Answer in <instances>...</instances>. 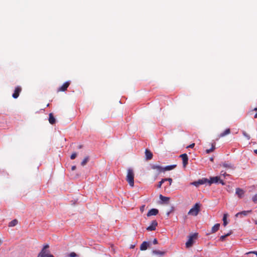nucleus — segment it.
<instances>
[{
  "label": "nucleus",
  "instance_id": "1",
  "mask_svg": "<svg viewBox=\"0 0 257 257\" xmlns=\"http://www.w3.org/2000/svg\"><path fill=\"white\" fill-rule=\"evenodd\" d=\"M126 180L129 185L131 187L134 186V173L132 169H128L127 170V174L126 178Z\"/></svg>",
  "mask_w": 257,
  "mask_h": 257
},
{
  "label": "nucleus",
  "instance_id": "2",
  "mask_svg": "<svg viewBox=\"0 0 257 257\" xmlns=\"http://www.w3.org/2000/svg\"><path fill=\"white\" fill-rule=\"evenodd\" d=\"M198 233H194L189 236V238L188 241L186 242V247L187 248L191 247L194 243V239H196L197 238Z\"/></svg>",
  "mask_w": 257,
  "mask_h": 257
},
{
  "label": "nucleus",
  "instance_id": "3",
  "mask_svg": "<svg viewBox=\"0 0 257 257\" xmlns=\"http://www.w3.org/2000/svg\"><path fill=\"white\" fill-rule=\"evenodd\" d=\"M200 204L196 203L195 205L189 210L188 213V215L192 216H197L200 211Z\"/></svg>",
  "mask_w": 257,
  "mask_h": 257
},
{
  "label": "nucleus",
  "instance_id": "4",
  "mask_svg": "<svg viewBox=\"0 0 257 257\" xmlns=\"http://www.w3.org/2000/svg\"><path fill=\"white\" fill-rule=\"evenodd\" d=\"M49 247V245L48 244H45L43 246L41 252L39 253L38 256L39 257H46L47 255L49 252V250H47V249H48Z\"/></svg>",
  "mask_w": 257,
  "mask_h": 257
},
{
  "label": "nucleus",
  "instance_id": "5",
  "mask_svg": "<svg viewBox=\"0 0 257 257\" xmlns=\"http://www.w3.org/2000/svg\"><path fill=\"white\" fill-rule=\"evenodd\" d=\"M151 168L154 170H155V174L156 175H159L162 172H164V169L161 166L157 165H153L151 166Z\"/></svg>",
  "mask_w": 257,
  "mask_h": 257
},
{
  "label": "nucleus",
  "instance_id": "6",
  "mask_svg": "<svg viewBox=\"0 0 257 257\" xmlns=\"http://www.w3.org/2000/svg\"><path fill=\"white\" fill-rule=\"evenodd\" d=\"M206 183H208V180L206 178H203L202 179H200L197 181H195L192 183V185L198 187L200 185H202L205 184Z\"/></svg>",
  "mask_w": 257,
  "mask_h": 257
},
{
  "label": "nucleus",
  "instance_id": "7",
  "mask_svg": "<svg viewBox=\"0 0 257 257\" xmlns=\"http://www.w3.org/2000/svg\"><path fill=\"white\" fill-rule=\"evenodd\" d=\"M158 225V222L156 220H153L152 221L151 224L147 228V230L148 231L155 230L156 227Z\"/></svg>",
  "mask_w": 257,
  "mask_h": 257
},
{
  "label": "nucleus",
  "instance_id": "8",
  "mask_svg": "<svg viewBox=\"0 0 257 257\" xmlns=\"http://www.w3.org/2000/svg\"><path fill=\"white\" fill-rule=\"evenodd\" d=\"M183 161V167H185L186 165L188 164V157L186 154H183L180 156Z\"/></svg>",
  "mask_w": 257,
  "mask_h": 257
},
{
  "label": "nucleus",
  "instance_id": "9",
  "mask_svg": "<svg viewBox=\"0 0 257 257\" xmlns=\"http://www.w3.org/2000/svg\"><path fill=\"white\" fill-rule=\"evenodd\" d=\"M22 91V88L20 86H17L16 87L14 92L13 94V97L14 98H17L20 94V93Z\"/></svg>",
  "mask_w": 257,
  "mask_h": 257
},
{
  "label": "nucleus",
  "instance_id": "10",
  "mask_svg": "<svg viewBox=\"0 0 257 257\" xmlns=\"http://www.w3.org/2000/svg\"><path fill=\"white\" fill-rule=\"evenodd\" d=\"M220 180V177L218 176L210 177V179L208 180V183L210 185L213 183H217Z\"/></svg>",
  "mask_w": 257,
  "mask_h": 257
},
{
  "label": "nucleus",
  "instance_id": "11",
  "mask_svg": "<svg viewBox=\"0 0 257 257\" xmlns=\"http://www.w3.org/2000/svg\"><path fill=\"white\" fill-rule=\"evenodd\" d=\"M222 165L223 167L225 168L227 170H233L235 168L234 165H233L231 163H229L226 162L223 163Z\"/></svg>",
  "mask_w": 257,
  "mask_h": 257
},
{
  "label": "nucleus",
  "instance_id": "12",
  "mask_svg": "<svg viewBox=\"0 0 257 257\" xmlns=\"http://www.w3.org/2000/svg\"><path fill=\"white\" fill-rule=\"evenodd\" d=\"M159 211L157 209L153 208L149 211L147 213V216H151L152 215H156L158 214Z\"/></svg>",
  "mask_w": 257,
  "mask_h": 257
},
{
  "label": "nucleus",
  "instance_id": "13",
  "mask_svg": "<svg viewBox=\"0 0 257 257\" xmlns=\"http://www.w3.org/2000/svg\"><path fill=\"white\" fill-rule=\"evenodd\" d=\"M70 85V83L69 82H66L64 83L62 86H61L58 90V91H65L67 90V88Z\"/></svg>",
  "mask_w": 257,
  "mask_h": 257
},
{
  "label": "nucleus",
  "instance_id": "14",
  "mask_svg": "<svg viewBox=\"0 0 257 257\" xmlns=\"http://www.w3.org/2000/svg\"><path fill=\"white\" fill-rule=\"evenodd\" d=\"M145 157L147 160H151L153 158L152 153L148 149L145 151Z\"/></svg>",
  "mask_w": 257,
  "mask_h": 257
},
{
  "label": "nucleus",
  "instance_id": "15",
  "mask_svg": "<svg viewBox=\"0 0 257 257\" xmlns=\"http://www.w3.org/2000/svg\"><path fill=\"white\" fill-rule=\"evenodd\" d=\"M235 193H236V194L237 195V196L239 198L242 197V196H243V195L244 194V191L242 189L239 188H237L236 189Z\"/></svg>",
  "mask_w": 257,
  "mask_h": 257
},
{
  "label": "nucleus",
  "instance_id": "16",
  "mask_svg": "<svg viewBox=\"0 0 257 257\" xmlns=\"http://www.w3.org/2000/svg\"><path fill=\"white\" fill-rule=\"evenodd\" d=\"M150 243L147 241H144L140 246V249L141 250H145L148 248Z\"/></svg>",
  "mask_w": 257,
  "mask_h": 257
},
{
  "label": "nucleus",
  "instance_id": "17",
  "mask_svg": "<svg viewBox=\"0 0 257 257\" xmlns=\"http://www.w3.org/2000/svg\"><path fill=\"white\" fill-rule=\"evenodd\" d=\"M49 122L51 124H54L56 122V119L52 113L49 115Z\"/></svg>",
  "mask_w": 257,
  "mask_h": 257
},
{
  "label": "nucleus",
  "instance_id": "18",
  "mask_svg": "<svg viewBox=\"0 0 257 257\" xmlns=\"http://www.w3.org/2000/svg\"><path fill=\"white\" fill-rule=\"evenodd\" d=\"M220 224L216 223L211 228V233H215L217 231H218L219 229Z\"/></svg>",
  "mask_w": 257,
  "mask_h": 257
},
{
  "label": "nucleus",
  "instance_id": "19",
  "mask_svg": "<svg viewBox=\"0 0 257 257\" xmlns=\"http://www.w3.org/2000/svg\"><path fill=\"white\" fill-rule=\"evenodd\" d=\"M176 166H177L176 165H173L167 166L165 167H163L164 172L173 170V169H174L176 167Z\"/></svg>",
  "mask_w": 257,
  "mask_h": 257
},
{
  "label": "nucleus",
  "instance_id": "20",
  "mask_svg": "<svg viewBox=\"0 0 257 257\" xmlns=\"http://www.w3.org/2000/svg\"><path fill=\"white\" fill-rule=\"evenodd\" d=\"M160 199L164 202L168 203L170 200V198L168 197H165L160 194L159 196Z\"/></svg>",
  "mask_w": 257,
  "mask_h": 257
},
{
  "label": "nucleus",
  "instance_id": "21",
  "mask_svg": "<svg viewBox=\"0 0 257 257\" xmlns=\"http://www.w3.org/2000/svg\"><path fill=\"white\" fill-rule=\"evenodd\" d=\"M230 133V130L229 128L226 129L223 133H221L219 135V137H223Z\"/></svg>",
  "mask_w": 257,
  "mask_h": 257
},
{
  "label": "nucleus",
  "instance_id": "22",
  "mask_svg": "<svg viewBox=\"0 0 257 257\" xmlns=\"http://www.w3.org/2000/svg\"><path fill=\"white\" fill-rule=\"evenodd\" d=\"M251 210H248V211H242L241 212H238L236 214V216L237 217L239 215H243L244 216L247 215L249 213L251 212Z\"/></svg>",
  "mask_w": 257,
  "mask_h": 257
},
{
  "label": "nucleus",
  "instance_id": "23",
  "mask_svg": "<svg viewBox=\"0 0 257 257\" xmlns=\"http://www.w3.org/2000/svg\"><path fill=\"white\" fill-rule=\"evenodd\" d=\"M152 253L154 254H159L160 255H163L165 254V252L160 250H154L152 251Z\"/></svg>",
  "mask_w": 257,
  "mask_h": 257
},
{
  "label": "nucleus",
  "instance_id": "24",
  "mask_svg": "<svg viewBox=\"0 0 257 257\" xmlns=\"http://www.w3.org/2000/svg\"><path fill=\"white\" fill-rule=\"evenodd\" d=\"M211 146L212 147L210 149H207L206 150V153L207 154H209V153L213 152L215 150V144H212Z\"/></svg>",
  "mask_w": 257,
  "mask_h": 257
},
{
  "label": "nucleus",
  "instance_id": "25",
  "mask_svg": "<svg viewBox=\"0 0 257 257\" xmlns=\"http://www.w3.org/2000/svg\"><path fill=\"white\" fill-rule=\"evenodd\" d=\"M18 223V221L17 219H14L9 223V226L11 227L15 226Z\"/></svg>",
  "mask_w": 257,
  "mask_h": 257
},
{
  "label": "nucleus",
  "instance_id": "26",
  "mask_svg": "<svg viewBox=\"0 0 257 257\" xmlns=\"http://www.w3.org/2000/svg\"><path fill=\"white\" fill-rule=\"evenodd\" d=\"M89 161V157H86L81 162V165L84 166H85L87 163Z\"/></svg>",
  "mask_w": 257,
  "mask_h": 257
},
{
  "label": "nucleus",
  "instance_id": "27",
  "mask_svg": "<svg viewBox=\"0 0 257 257\" xmlns=\"http://www.w3.org/2000/svg\"><path fill=\"white\" fill-rule=\"evenodd\" d=\"M227 214H224L223 217V225L226 226L227 224V222L226 220Z\"/></svg>",
  "mask_w": 257,
  "mask_h": 257
},
{
  "label": "nucleus",
  "instance_id": "28",
  "mask_svg": "<svg viewBox=\"0 0 257 257\" xmlns=\"http://www.w3.org/2000/svg\"><path fill=\"white\" fill-rule=\"evenodd\" d=\"M166 179H162V180L161 181H160L158 183V188H160L161 187V186L162 185V184L166 181Z\"/></svg>",
  "mask_w": 257,
  "mask_h": 257
},
{
  "label": "nucleus",
  "instance_id": "29",
  "mask_svg": "<svg viewBox=\"0 0 257 257\" xmlns=\"http://www.w3.org/2000/svg\"><path fill=\"white\" fill-rule=\"evenodd\" d=\"M76 156H77V154H76V153L74 152V153H73L71 155V156H70V159H71V160H74V159H75V158H76Z\"/></svg>",
  "mask_w": 257,
  "mask_h": 257
},
{
  "label": "nucleus",
  "instance_id": "30",
  "mask_svg": "<svg viewBox=\"0 0 257 257\" xmlns=\"http://www.w3.org/2000/svg\"><path fill=\"white\" fill-rule=\"evenodd\" d=\"M252 201L255 203H257V194L254 195L252 197Z\"/></svg>",
  "mask_w": 257,
  "mask_h": 257
},
{
  "label": "nucleus",
  "instance_id": "31",
  "mask_svg": "<svg viewBox=\"0 0 257 257\" xmlns=\"http://www.w3.org/2000/svg\"><path fill=\"white\" fill-rule=\"evenodd\" d=\"M164 179H166V181H168L169 182V185H171L172 182V179L170 178H165Z\"/></svg>",
  "mask_w": 257,
  "mask_h": 257
},
{
  "label": "nucleus",
  "instance_id": "32",
  "mask_svg": "<svg viewBox=\"0 0 257 257\" xmlns=\"http://www.w3.org/2000/svg\"><path fill=\"white\" fill-rule=\"evenodd\" d=\"M69 256H70V257H76L77 256V254L74 252H71L69 254Z\"/></svg>",
  "mask_w": 257,
  "mask_h": 257
},
{
  "label": "nucleus",
  "instance_id": "33",
  "mask_svg": "<svg viewBox=\"0 0 257 257\" xmlns=\"http://www.w3.org/2000/svg\"><path fill=\"white\" fill-rule=\"evenodd\" d=\"M226 238V237L225 236H224V235H221L220 237V238H219V240L221 241H223Z\"/></svg>",
  "mask_w": 257,
  "mask_h": 257
},
{
  "label": "nucleus",
  "instance_id": "34",
  "mask_svg": "<svg viewBox=\"0 0 257 257\" xmlns=\"http://www.w3.org/2000/svg\"><path fill=\"white\" fill-rule=\"evenodd\" d=\"M250 253H254V254H255L257 255V251H249V252H247L245 253V254H250Z\"/></svg>",
  "mask_w": 257,
  "mask_h": 257
},
{
  "label": "nucleus",
  "instance_id": "35",
  "mask_svg": "<svg viewBox=\"0 0 257 257\" xmlns=\"http://www.w3.org/2000/svg\"><path fill=\"white\" fill-rule=\"evenodd\" d=\"M145 207V205H144L141 207L140 210H141V212H143L144 211Z\"/></svg>",
  "mask_w": 257,
  "mask_h": 257
},
{
  "label": "nucleus",
  "instance_id": "36",
  "mask_svg": "<svg viewBox=\"0 0 257 257\" xmlns=\"http://www.w3.org/2000/svg\"><path fill=\"white\" fill-rule=\"evenodd\" d=\"M195 146V144L193 143L187 147V148H193Z\"/></svg>",
  "mask_w": 257,
  "mask_h": 257
},
{
  "label": "nucleus",
  "instance_id": "37",
  "mask_svg": "<svg viewBox=\"0 0 257 257\" xmlns=\"http://www.w3.org/2000/svg\"><path fill=\"white\" fill-rule=\"evenodd\" d=\"M153 243L154 244H157L158 243V240L156 238H155L153 241Z\"/></svg>",
  "mask_w": 257,
  "mask_h": 257
},
{
  "label": "nucleus",
  "instance_id": "38",
  "mask_svg": "<svg viewBox=\"0 0 257 257\" xmlns=\"http://www.w3.org/2000/svg\"><path fill=\"white\" fill-rule=\"evenodd\" d=\"M221 175H223V176H225V175H227L226 173V172H223V171L221 172Z\"/></svg>",
  "mask_w": 257,
  "mask_h": 257
},
{
  "label": "nucleus",
  "instance_id": "39",
  "mask_svg": "<svg viewBox=\"0 0 257 257\" xmlns=\"http://www.w3.org/2000/svg\"><path fill=\"white\" fill-rule=\"evenodd\" d=\"M243 135H244L246 137H247V139H248V140L249 139V138H250L249 136H248V135H247L245 133H243Z\"/></svg>",
  "mask_w": 257,
  "mask_h": 257
},
{
  "label": "nucleus",
  "instance_id": "40",
  "mask_svg": "<svg viewBox=\"0 0 257 257\" xmlns=\"http://www.w3.org/2000/svg\"><path fill=\"white\" fill-rule=\"evenodd\" d=\"M219 183H220V184H221L222 185H224V182L223 181V180H219Z\"/></svg>",
  "mask_w": 257,
  "mask_h": 257
},
{
  "label": "nucleus",
  "instance_id": "41",
  "mask_svg": "<svg viewBox=\"0 0 257 257\" xmlns=\"http://www.w3.org/2000/svg\"><path fill=\"white\" fill-rule=\"evenodd\" d=\"M76 166H72V167H71V170H72V171H74V170L76 169Z\"/></svg>",
  "mask_w": 257,
  "mask_h": 257
},
{
  "label": "nucleus",
  "instance_id": "42",
  "mask_svg": "<svg viewBox=\"0 0 257 257\" xmlns=\"http://www.w3.org/2000/svg\"><path fill=\"white\" fill-rule=\"evenodd\" d=\"M46 257H54V256L52 254H51L48 253V254L47 255Z\"/></svg>",
  "mask_w": 257,
  "mask_h": 257
},
{
  "label": "nucleus",
  "instance_id": "43",
  "mask_svg": "<svg viewBox=\"0 0 257 257\" xmlns=\"http://www.w3.org/2000/svg\"><path fill=\"white\" fill-rule=\"evenodd\" d=\"M230 234H231V232H229V233H227V234H226L224 235L225 236V237H226L229 236L230 235Z\"/></svg>",
  "mask_w": 257,
  "mask_h": 257
},
{
  "label": "nucleus",
  "instance_id": "44",
  "mask_svg": "<svg viewBox=\"0 0 257 257\" xmlns=\"http://www.w3.org/2000/svg\"><path fill=\"white\" fill-rule=\"evenodd\" d=\"M210 161H211V162H213V160H214L213 158V157L210 158Z\"/></svg>",
  "mask_w": 257,
  "mask_h": 257
},
{
  "label": "nucleus",
  "instance_id": "45",
  "mask_svg": "<svg viewBox=\"0 0 257 257\" xmlns=\"http://www.w3.org/2000/svg\"><path fill=\"white\" fill-rule=\"evenodd\" d=\"M170 213V212H168L167 213V217H168V216H169Z\"/></svg>",
  "mask_w": 257,
  "mask_h": 257
},
{
  "label": "nucleus",
  "instance_id": "46",
  "mask_svg": "<svg viewBox=\"0 0 257 257\" xmlns=\"http://www.w3.org/2000/svg\"><path fill=\"white\" fill-rule=\"evenodd\" d=\"M82 147V145H79V146L78 147V149H81Z\"/></svg>",
  "mask_w": 257,
  "mask_h": 257
},
{
  "label": "nucleus",
  "instance_id": "47",
  "mask_svg": "<svg viewBox=\"0 0 257 257\" xmlns=\"http://www.w3.org/2000/svg\"><path fill=\"white\" fill-rule=\"evenodd\" d=\"M254 153H255L256 154H257V149H256V150H254Z\"/></svg>",
  "mask_w": 257,
  "mask_h": 257
},
{
  "label": "nucleus",
  "instance_id": "48",
  "mask_svg": "<svg viewBox=\"0 0 257 257\" xmlns=\"http://www.w3.org/2000/svg\"><path fill=\"white\" fill-rule=\"evenodd\" d=\"M254 118H257V113H256L254 115Z\"/></svg>",
  "mask_w": 257,
  "mask_h": 257
},
{
  "label": "nucleus",
  "instance_id": "49",
  "mask_svg": "<svg viewBox=\"0 0 257 257\" xmlns=\"http://www.w3.org/2000/svg\"><path fill=\"white\" fill-rule=\"evenodd\" d=\"M3 241L0 239V245L2 244Z\"/></svg>",
  "mask_w": 257,
  "mask_h": 257
},
{
  "label": "nucleus",
  "instance_id": "50",
  "mask_svg": "<svg viewBox=\"0 0 257 257\" xmlns=\"http://www.w3.org/2000/svg\"><path fill=\"white\" fill-rule=\"evenodd\" d=\"M253 110L257 111V107L254 108Z\"/></svg>",
  "mask_w": 257,
  "mask_h": 257
}]
</instances>
